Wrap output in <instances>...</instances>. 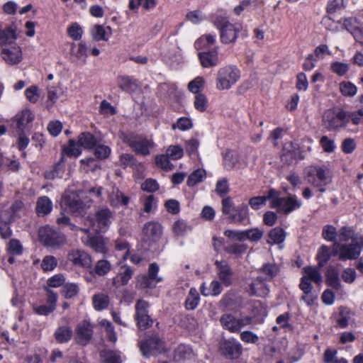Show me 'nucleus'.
<instances>
[{"label": "nucleus", "mask_w": 363, "mask_h": 363, "mask_svg": "<svg viewBox=\"0 0 363 363\" xmlns=\"http://www.w3.org/2000/svg\"><path fill=\"white\" fill-rule=\"evenodd\" d=\"M267 281L263 276H258L253 279L250 286V294L260 297L267 296L269 291Z\"/></svg>", "instance_id": "4be33fe9"}, {"label": "nucleus", "mask_w": 363, "mask_h": 363, "mask_svg": "<svg viewBox=\"0 0 363 363\" xmlns=\"http://www.w3.org/2000/svg\"><path fill=\"white\" fill-rule=\"evenodd\" d=\"M194 104L196 110L201 112L206 111L208 106L206 96L203 94H196Z\"/></svg>", "instance_id": "774afa93"}, {"label": "nucleus", "mask_w": 363, "mask_h": 363, "mask_svg": "<svg viewBox=\"0 0 363 363\" xmlns=\"http://www.w3.org/2000/svg\"><path fill=\"white\" fill-rule=\"evenodd\" d=\"M206 171L202 169H197L194 171L188 177L186 184L189 186H194L199 183L203 182L206 178Z\"/></svg>", "instance_id": "8fccbe9b"}, {"label": "nucleus", "mask_w": 363, "mask_h": 363, "mask_svg": "<svg viewBox=\"0 0 363 363\" xmlns=\"http://www.w3.org/2000/svg\"><path fill=\"white\" fill-rule=\"evenodd\" d=\"M119 137L122 142L127 144L136 154L148 155L150 153V150L154 147L153 141L143 135L133 132H121Z\"/></svg>", "instance_id": "f03ea898"}, {"label": "nucleus", "mask_w": 363, "mask_h": 363, "mask_svg": "<svg viewBox=\"0 0 363 363\" xmlns=\"http://www.w3.org/2000/svg\"><path fill=\"white\" fill-rule=\"evenodd\" d=\"M224 251L230 255H240L243 254L247 250V245L245 244H230L224 247Z\"/></svg>", "instance_id": "bf43d9fd"}, {"label": "nucleus", "mask_w": 363, "mask_h": 363, "mask_svg": "<svg viewBox=\"0 0 363 363\" xmlns=\"http://www.w3.org/2000/svg\"><path fill=\"white\" fill-rule=\"evenodd\" d=\"M67 34L72 39L79 40L83 35L82 28L77 23H73L67 28Z\"/></svg>", "instance_id": "e2e57ef3"}, {"label": "nucleus", "mask_w": 363, "mask_h": 363, "mask_svg": "<svg viewBox=\"0 0 363 363\" xmlns=\"http://www.w3.org/2000/svg\"><path fill=\"white\" fill-rule=\"evenodd\" d=\"M63 169L64 164L62 157L59 162L53 165L50 169L47 170L44 173V177L46 179H55V178L60 177L62 176V174L63 173Z\"/></svg>", "instance_id": "37998d69"}, {"label": "nucleus", "mask_w": 363, "mask_h": 363, "mask_svg": "<svg viewBox=\"0 0 363 363\" xmlns=\"http://www.w3.org/2000/svg\"><path fill=\"white\" fill-rule=\"evenodd\" d=\"M215 265L218 269V276L222 284L225 286H229L232 284L233 271L230 267L224 261L215 262Z\"/></svg>", "instance_id": "5701e85b"}, {"label": "nucleus", "mask_w": 363, "mask_h": 363, "mask_svg": "<svg viewBox=\"0 0 363 363\" xmlns=\"http://www.w3.org/2000/svg\"><path fill=\"white\" fill-rule=\"evenodd\" d=\"M108 201L112 206L118 207L119 206H127L130 198L125 196L118 188H113L109 193Z\"/></svg>", "instance_id": "c756f323"}, {"label": "nucleus", "mask_w": 363, "mask_h": 363, "mask_svg": "<svg viewBox=\"0 0 363 363\" xmlns=\"http://www.w3.org/2000/svg\"><path fill=\"white\" fill-rule=\"evenodd\" d=\"M301 206V201L296 195H289L286 197L279 196V193L275 190L272 201L270 202V207L277 208L279 213L288 215L299 208Z\"/></svg>", "instance_id": "423d86ee"}, {"label": "nucleus", "mask_w": 363, "mask_h": 363, "mask_svg": "<svg viewBox=\"0 0 363 363\" xmlns=\"http://www.w3.org/2000/svg\"><path fill=\"white\" fill-rule=\"evenodd\" d=\"M238 162L239 157L237 153L230 150L226 151L223 156V167L226 170L230 171L233 169Z\"/></svg>", "instance_id": "79ce46f5"}, {"label": "nucleus", "mask_w": 363, "mask_h": 363, "mask_svg": "<svg viewBox=\"0 0 363 363\" xmlns=\"http://www.w3.org/2000/svg\"><path fill=\"white\" fill-rule=\"evenodd\" d=\"M78 140L79 145L84 149H92L97 143L95 136L89 132L82 133L78 136Z\"/></svg>", "instance_id": "4c0bfd02"}, {"label": "nucleus", "mask_w": 363, "mask_h": 363, "mask_svg": "<svg viewBox=\"0 0 363 363\" xmlns=\"http://www.w3.org/2000/svg\"><path fill=\"white\" fill-rule=\"evenodd\" d=\"M17 39L16 28L14 26L2 28L0 26V45H9L16 43Z\"/></svg>", "instance_id": "cd10ccee"}, {"label": "nucleus", "mask_w": 363, "mask_h": 363, "mask_svg": "<svg viewBox=\"0 0 363 363\" xmlns=\"http://www.w3.org/2000/svg\"><path fill=\"white\" fill-rule=\"evenodd\" d=\"M118 86L124 91L133 92L138 88V81L128 76L118 78Z\"/></svg>", "instance_id": "72a5a7b5"}, {"label": "nucleus", "mask_w": 363, "mask_h": 363, "mask_svg": "<svg viewBox=\"0 0 363 363\" xmlns=\"http://www.w3.org/2000/svg\"><path fill=\"white\" fill-rule=\"evenodd\" d=\"M333 251L331 252V250L328 246L322 245L319 248L316 255V259L318 262V266L320 267L325 266L330 260Z\"/></svg>", "instance_id": "de8ad7c7"}, {"label": "nucleus", "mask_w": 363, "mask_h": 363, "mask_svg": "<svg viewBox=\"0 0 363 363\" xmlns=\"http://www.w3.org/2000/svg\"><path fill=\"white\" fill-rule=\"evenodd\" d=\"M67 259L74 265L84 268H91L92 264L91 256L85 251L78 249L70 250Z\"/></svg>", "instance_id": "a211bd4d"}, {"label": "nucleus", "mask_w": 363, "mask_h": 363, "mask_svg": "<svg viewBox=\"0 0 363 363\" xmlns=\"http://www.w3.org/2000/svg\"><path fill=\"white\" fill-rule=\"evenodd\" d=\"M363 238V235L356 233L352 226H342L338 230L337 242L340 243L357 241L359 238Z\"/></svg>", "instance_id": "a878e982"}, {"label": "nucleus", "mask_w": 363, "mask_h": 363, "mask_svg": "<svg viewBox=\"0 0 363 363\" xmlns=\"http://www.w3.org/2000/svg\"><path fill=\"white\" fill-rule=\"evenodd\" d=\"M149 303L143 299L138 300L135 306V318L138 328L141 330L147 329L153 324V320L149 315Z\"/></svg>", "instance_id": "f8f14e48"}, {"label": "nucleus", "mask_w": 363, "mask_h": 363, "mask_svg": "<svg viewBox=\"0 0 363 363\" xmlns=\"http://www.w3.org/2000/svg\"><path fill=\"white\" fill-rule=\"evenodd\" d=\"M252 323L251 316L245 315L236 318L231 313H223L220 318V323L223 329L232 333H238L241 329Z\"/></svg>", "instance_id": "6e6552de"}, {"label": "nucleus", "mask_w": 363, "mask_h": 363, "mask_svg": "<svg viewBox=\"0 0 363 363\" xmlns=\"http://www.w3.org/2000/svg\"><path fill=\"white\" fill-rule=\"evenodd\" d=\"M6 250L11 255H20L23 253V246L17 239H11L7 244Z\"/></svg>", "instance_id": "13d9d810"}, {"label": "nucleus", "mask_w": 363, "mask_h": 363, "mask_svg": "<svg viewBox=\"0 0 363 363\" xmlns=\"http://www.w3.org/2000/svg\"><path fill=\"white\" fill-rule=\"evenodd\" d=\"M52 202L48 196H40L36 202V213L38 216L48 215L52 211Z\"/></svg>", "instance_id": "7c9ffc66"}, {"label": "nucleus", "mask_w": 363, "mask_h": 363, "mask_svg": "<svg viewBox=\"0 0 363 363\" xmlns=\"http://www.w3.org/2000/svg\"><path fill=\"white\" fill-rule=\"evenodd\" d=\"M64 204L72 213H82L84 209V204L80 197L75 192H69L63 199Z\"/></svg>", "instance_id": "aec40b11"}, {"label": "nucleus", "mask_w": 363, "mask_h": 363, "mask_svg": "<svg viewBox=\"0 0 363 363\" xmlns=\"http://www.w3.org/2000/svg\"><path fill=\"white\" fill-rule=\"evenodd\" d=\"M111 269V263L106 259L99 260L94 268L96 274L100 277L106 275Z\"/></svg>", "instance_id": "5fc2aeb1"}, {"label": "nucleus", "mask_w": 363, "mask_h": 363, "mask_svg": "<svg viewBox=\"0 0 363 363\" xmlns=\"http://www.w3.org/2000/svg\"><path fill=\"white\" fill-rule=\"evenodd\" d=\"M46 299L45 303L42 305L34 304L33 306L35 313L39 315L47 316L52 313L57 307V294L54 291L45 288Z\"/></svg>", "instance_id": "ddd939ff"}, {"label": "nucleus", "mask_w": 363, "mask_h": 363, "mask_svg": "<svg viewBox=\"0 0 363 363\" xmlns=\"http://www.w3.org/2000/svg\"><path fill=\"white\" fill-rule=\"evenodd\" d=\"M304 179L313 187L318 188L321 193L325 191V186L331 184L333 175L330 169L324 164H313L303 169Z\"/></svg>", "instance_id": "f257e3e1"}, {"label": "nucleus", "mask_w": 363, "mask_h": 363, "mask_svg": "<svg viewBox=\"0 0 363 363\" xmlns=\"http://www.w3.org/2000/svg\"><path fill=\"white\" fill-rule=\"evenodd\" d=\"M134 272L135 271L131 267L126 264L121 266L119 272L113 279V284L117 287L127 285L132 279Z\"/></svg>", "instance_id": "b1692460"}, {"label": "nucleus", "mask_w": 363, "mask_h": 363, "mask_svg": "<svg viewBox=\"0 0 363 363\" xmlns=\"http://www.w3.org/2000/svg\"><path fill=\"white\" fill-rule=\"evenodd\" d=\"M93 305L96 311H101L108 307L109 304V298L104 294H96L92 298Z\"/></svg>", "instance_id": "3c124183"}, {"label": "nucleus", "mask_w": 363, "mask_h": 363, "mask_svg": "<svg viewBox=\"0 0 363 363\" xmlns=\"http://www.w3.org/2000/svg\"><path fill=\"white\" fill-rule=\"evenodd\" d=\"M194 357L192 349L186 345H179L174 351V359L176 362L191 359Z\"/></svg>", "instance_id": "473e14b6"}, {"label": "nucleus", "mask_w": 363, "mask_h": 363, "mask_svg": "<svg viewBox=\"0 0 363 363\" xmlns=\"http://www.w3.org/2000/svg\"><path fill=\"white\" fill-rule=\"evenodd\" d=\"M218 351L225 359L235 360L241 356L242 346L233 337L222 339L218 345Z\"/></svg>", "instance_id": "9b49d317"}, {"label": "nucleus", "mask_w": 363, "mask_h": 363, "mask_svg": "<svg viewBox=\"0 0 363 363\" xmlns=\"http://www.w3.org/2000/svg\"><path fill=\"white\" fill-rule=\"evenodd\" d=\"M138 345L143 357L160 354L165 350V343L158 333H153L145 340L138 342Z\"/></svg>", "instance_id": "0eeeda50"}, {"label": "nucleus", "mask_w": 363, "mask_h": 363, "mask_svg": "<svg viewBox=\"0 0 363 363\" xmlns=\"http://www.w3.org/2000/svg\"><path fill=\"white\" fill-rule=\"evenodd\" d=\"M303 274L299 285L312 286V281L318 285L322 282V276L317 267H306L303 269Z\"/></svg>", "instance_id": "6ab92c4d"}, {"label": "nucleus", "mask_w": 363, "mask_h": 363, "mask_svg": "<svg viewBox=\"0 0 363 363\" xmlns=\"http://www.w3.org/2000/svg\"><path fill=\"white\" fill-rule=\"evenodd\" d=\"M214 24L220 30V40L223 43L235 41L239 28L230 23L226 17L217 16L214 19Z\"/></svg>", "instance_id": "1a4fd4ad"}, {"label": "nucleus", "mask_w": 363, "mask_h": 363, "mask_svg": "<svg viewBox=\"0 0 363 363\" xmlns=\"http://www.w3.org/2000/svg\"><path fill=\"white\" fill-rule=\"evenodd\" d=\"M275 194V189H270L267 196H255L250 199L249 204L254 210H259L263 205L265 204L267 201L269 200L270 202L272 201L274 194Z\"/></svg>", "instance_id": "f704fd0d"}, {"label": "nucleus", "mask_w": 363, "mask_h": 363, "mask_svg": "<svg viewBox=\"0 0 363 363\" xmlns=\"http://www.w3.org/2000/svg\"><path fill=\"white\" fill-rule=\"evenodd\" d=\"M199 58L202 67L205 68L215 67L219 63L217 49L199 53Z\"/></svg>", "instance_id": "bb28decb"}, {"label": "nucleus", "mask_w": 363, "mask_h": 363, "mask_svg": "<svg viewBox=\"0 0 363 363\" xmlns=\"http://www.w3.org/2000/svg\"><path fill=\"white\" fill-rule=\"evenodd\" d=\"M85 243L87 246L92 248L96 252L105 254L108 251L106 242L103 237H88Z\"/></svg>", "instance_id": "2f4dec72"}, {"label": "nucleus", "mask_w": 363, "mask_h": 363, "mask_svg": "<svg viewBox=\"0 0 363 363\" xmlns=\"http://www.w3.org/2000/svg\"><path fill=\"white\" fill-rule=\"evenodd\" d=\"M338 231L336 228L332 225H326L323 226L322 230V236L327 242H331L335 245L339 243L337 242Z\"/></svg>", "instance_id": "a18cd8bd"}, {"label": "nucleus", "mask_w": 363, "mask_h": 363, "mask_svg": "<svg viewBox=\"0 0 363 363\" xmlns=\"http://www.w3.org/2000/svg\"><path fill=\"white\" fill-rule=\"evenodd\" d=\"M91 35L94 40L96 41H106L108 39V37L106 36V30L105 28L101 25H95L93 27L91 30Z\"/></svg>", "instance_id": "052dcab7"}, {"label": "nucleus", "mask_w": 363, "mask_h": 363, "mask_svg": "<svg viewBox=\"0 0 363 363\" xmlns=\"http://www.w3.org/2000/svg\"><path fill=\"white\" fill-rule=\"evenodd\" d=\"M162 233V225L155 221L145 223L143 228V233L147 241H157L161 237Z\"/></svg>", "instance_id": "412c9836"}, {"label": "nucleus", "mask_w": 363, "mask_h": 363, "mask_svg": "<svg viewBox=\"0 0 363 363\" xmlns=\"http://www.w3.org/2000/svg\"><path fill=\"white\" fill-rule=\"evenodd\" d=\"M199 294L195 288H191L185 301V308L187 310H194L199 303Z\"/></svg>", "instance_id": "49530a36"}, {"label": "nucleus", "mask_w": 363, "mask_h": 363, "mask_svg": "<svg viewBox=\"0 0 363 363\" xmlns=\"http://www.w3.org/2000/svg\"><path fill=\"white\" fill-rule=\"evenodd\" d=\"M57 264V261L54 256H45L42 261L41 268L45 272L53 270Z\"/></svg>", "instance_id": "69168bd1"}, {"label": "nucleus", "mask_w": 363, "mask_h": 363, "mask_svg": "<svg viewBox=\"0 0 363 363\" xmlns=\"http://www.w3.org/2000/svg\"><path fill=\"white\" fill-rule=\"evenodd\" d=\"M204 84V79L201 77H197L189 83L188 89L191 92L198 94L203 89Z\"/></svg>", "instance_id": "680f3d73"}, {"label": "nucleus", "mask_w": 363, "mask_h": 363, "mask_svg": "<svg viewBox=\"0 0 363 363\" xmlns=\"http://www.w3.org/2000/svg\"><path fill=\"white\" fill-rule=\"evenodd\" d=\"M247 211V206L245 205L238 206L235 209L236 213L230 215V221L235 223H244L248 219Z\"/></svg>", "instance_id": "e433bc0d"}, {"label": "nucleus", "mask_w": 363, "mask_h": 363, "mask_svg": "<svg viewBox=\"0 0 363 363\" xmlns=\"http://www.w3.org/2000/svg\"><path fill=\"white\" fill-rule=\"evenodd\" d=\"M359 102L362 107L355 111L350 112V121L354 125L363 123V95L359 96Z\"/></svg>", "instance_id": "0e129e2a"}, {"label": "nucleus", "mask_w": 363, "mask_h": 363, "mask_svg": "<svg viewBox=\"0 0 363 363\" xmlns=\"http://www.w3.org/2000/svg\"><path fill=\"white\" fill-rule=\"evenodd\" d=\"M113 217V212L107 207H103L96 211L94 215L96 230L106 232L111 224Z\"/></svg>", "instance_id": "dca6fc26"}, {"label": "nucleus", "mask_w": 363, "mask_h": 363, "mask_svg": "<svg viewBox=\"0 0 363 363\" xmlns=\"http://www.w3.org/2000/svg\"><path fill=\"white\" fill-rule=\"evenodd\" d=\"M39 237L45 246L51 247H59L66 242L65 236L62 233L48 225L39 230Z\"/></svg>", "instance_id": "9d476101"}, {"label": "nucleus", "mask_w": 363, "mask_h": 363, "mask_svg": "<svg viewBox=\"0 0 363 363\" xmlns=\"http://www.w3.org/2000/svg\"><path fill=\"white\" fill-rule=\"evenodd\" d=\"M269 244H280L286 239V232L280 227H276L269 232Z\"/></svg>", "instance_id": "ea45409f"}, {"label": "nucleus", "mask_w": 363, "mask_h": 363, "mask_svg": "<svg viewBox=\"0 0 363 363\" xmlns=\"http://www.w3.org/2000/svg\"><path fill=\"white\" fill-rule=\"evenodd\" d=\"M240 70L233 65H227L218 70L216 87L218 90H228L240 79Z\"/></svg>", "instance_id": "39448f33"}, {"label": "nucleus", "mask_w": 363, "mask_h": 363, "mask_svg": "<svg viewBox=\"0 0 363 363\" xmlns=\"http://www.w3.org/2000/svg\"><path fill=\"white\" fill-rule=\"evenodd\" d=\"M298 286L303 292L301 300L304 301L309 306H313L318 299V294L312 291L313 286L303 285H298Z\"/></svg>", "instance_id": "c9c22d12"}, {"label": "nucleus", "mask_w": 363, "mask_h": 363, "mask_svg": "<svg viewBox=\"0 0 363 363\" xmlns=\"http://www.w3.org/2000/svg\"><path fill=\"white\" fill-rule=\"evenodd\" d=\"M350 121V113L340 108L326 110L323 115L322 119L323 125L329 131L343 128L347 126Z\"/></svg>", "instance_id": "7ed1b4c3"}, {"label": "nucleus", "mask_w": 363, "mask_h": 363, "mask_svg": "<svg viewBox=\"0 0 363 363\" xmlns=\"http://www.w3.org/2000/svg\"><path fill=\"white\" fill-rule=\"evenodd\" d=\"M24 209V203L20 200L15 201L9 210L2 211L0 213L1 221H13Z\"/></svg>", "instance_id": "393cba45"}, {"label": "nucleus", "mask_w": 363, "mask_h": 363, "mask_svg": "<svg viewBox=\"0 0 363 363\" xmlns=\"http://www.w3.org/2000/svg\"><path fill=\"white\" fill-rule=\"evenodd\" d=\"M34 120V115L29 109H23L18 112L12 121V126L23 132L30 129Z\"/></svg>", "instance_id": "f3484780"}, {"label": "nucleus", "mask_w": 363, "mask_h": 363, "mask_svg": "<svg viewBox=\"0 0 363 363\" xmlns=\"http://www.w3.org/2000/svg\"><path fill=\"white\" fill-rule=\"evenodd\" d=\"M99 324L101 327L104 328L108 340L112 343H116L117 341V335L113 324L106 319L101 320Z\"/></svg>", "instance_id": "603ef678"}, {"label": "nucleus", "mask_w": 363, "mask_h": 363, "mask_svg": "<svg viewBox=\"0 0 363 363\" xmlns=\"http://www.w3.org/2000/svg\"><path fill=\"white\" fill-rule=\"evenodd\" d=\"M75 333L76 342L85 346L89 343L93 337L94 325L89 320H84L77 324Z\"/></svg>", "instance_id": "4468645a"}, {"label": "nucleus", "mask_w": 363, "mask_h": 363, "mask_svg": "<svg viewBox=\"0 0 363 363\" xmlns=\"http://www.w3.org/2000/svg\"><path fill=\"white\" fill-rule=\"evenodd\" d=\"M192 128V122L191 119L186 117L179 118L176 123L172 124V128L175 130L177 128L180 130L184 131L189 130Z\"/></svg>", "instance_id": "338daca9"}, {"label": "nucleus", "mask_w": 363, "mask_h": 363, "mask_svg": "<svg viewBox=\"0 0 363 363\" xmlns=\"http://www.w3.org/2000/svg\"><path fill=\"white\" fill-rule=\"evenodd\" d=\"M260 276H263L265 281H272L278 275L280 272L279 266L274 262H267L264 264L258 270Z\"/></svg>", "instance_id": "c85d7f7f"}, {"label": "nucleus", "mask_w": 363, "mask_h": 363, "mask_svg": "<svg viewBox=\"0 0 363 363\" xmlns=\"http://www.w3.org/2000/svg\"><path fill=\"white\" fill-rule=\"evenodd\" d=\"M82 146L79 143V140L75 142V140L71 139L69 140L67 146L64 147L63 152L69 157H78L82 153Z\"/></svg>", "instance_id": "09e8293b"}, {"label": "nucleus", "mask_w": 363, "mask_h": 363, "mask_svg": "<svg viewBox=\"0 0 363 363\" xmlns=\"http://www.w3.org/2000/svg\"><path fill=\"white\" fill-rule=\"evenodd\" d=\"M72 336V330L69 327L61 326L55 332V337L60 343L67 342Z\"/></svg>", "instance_id": "c03bdc74"}, {"label": "nucleus", "mask_w": 363, "mask_h": 363, "mask_svg": "<svg viewBox=\"0 0 363 363\" xmlns=\"http://www.w3.org/2000/svg\"><path fill=\"white\" fill-rule=\"evenodd\" d=\"M326 284L336 290H340L342 288L339 274L335 268H330L328 270L326 273Z\"/></svg>", "instance_id": "a19ab883"}, {"label": "nucleus", "mask_w": 363, "mask_h": 363, "mask_svg": "<svg viewBox=\"0 0 363 363\" xmlns=\"http://www.w3.org/2000/svg\"><path fill=\"white\" fill-rule=\"evenodd\" d=\"M1 57L9 65L19 64L23 60V53L21 47L14 43L2 48Z\"/></svg>", "instance_id": "2eb2a0df"}, {"label": "nucleus", "mask_w": 363, "mask_h": 363, "mask_svg": "<svg viewBox=\"0 0 363 363\" xmlns=\"http://www.w3.org/2000/svg\"><path fill=\"white\" fill-rule=\"evenodd\" d=\"M71 54L77 59L86 62L88 56V48L85 43L81 42L76 45L74 43L72 44Z\"/></svg>", "instance_id": "58836bf2"}, {"label": "nucleus", "mask_w": 363, "mask_h": 363, "mask_svg": "<svg viewBox=\"0 0 363 363\" xmlns=\"http://www.w3.org/2000/svg\"><path fill=\"white\" fill-rule=\"evenodd\" d=\"M363 247V238L350 244L335 243L333 245V255L338 256L341 261L353 260L357 259Z\"/></svg>", "instance_id": "20e7f679"}, {"label": "nucleus", "mask_w": 363, "mask_h": 363, "mask_svg": "<svg viewBox=\"0 0 363 363\" xmlns=\"http://www.w3.org/2000/svg\"><path fill=\"white\" fill-rule=\"evenodd\" d=\"M79 286L77 284L67 283L62 286V293L67 299L73 298L78 295Z\"/></svg>", "instance_id": "4d7b16f0"}, {"label": "nucleus", "mask_w": 363, "mask_h": 363, "mask_svg": "<svg viewBox=\"0 0 363 363\" xmlns=\"http://www.w3.org/2000/svg\"><path fill=\"white\" fill-rule=\"evenodd\" d=\"M157 283L155 280L149 279L146 274H140L136 277V286L140 289H153Z\"/></svg>", "instance_id": "864d4df0"}, {"label": "nucleus", "mask_w": 363, "mask_h": 363, "mask_svg": "<svg viewBox=\"0 0 363 363\" xmlns=\"http://www.w3.org/2000/svg\"><path fill=\"white\" fill-rule=\"evenodd\" d=\"M339 86L341 94L345 96L352 97L357 92L356 85L350 82H342L340 83Z\"/></svg>", "instance_id": "6e6d98bb"}]
</instances>
